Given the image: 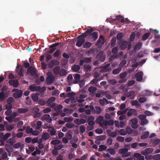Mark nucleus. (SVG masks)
<instances>
[{
	"mask_svg": "<svg viewBox=\"0 0 160 160\" xmlns=\"http://www.w3.org/2000/svg\"><path fill=\"white\" fill-rule=\"evenodd\" d=\"M128 149L127 148H123L120 149L119 150V152L120 154H122V157H128L130 155V152H128Z\"/></svg>",
	"mask_w": 160,
	"mask_h": 160,
	"instance_id": "obj_1",
	"label": "nucleus"
},
{
	"mask_svg": "<svg viewBox=\"0 0 160 160\" xmlns=\"http://www.w3.org/2000/svg\"><path fill=\"white\" fill-rule=\"evenodd\" d=\"M127 75V72H124L122 73H121L119 74L120 78L122 79L119 81V83H123L127 81L126 78H125L126 77Z\"/></svg>",
	"mask_w": 160,
	"mask_h": 160,
	"instance_id": "obj_2",
	"label": "nucleus"
},
{
	"mask_svg": "<svg viewBox=\"0 0 160 160\" xmlns=\"http://www.w3.org/2000/svg\"><path fill=\"white\" fill-rule=\"evenodd\" d=\"M39 109L37 107H35L33 108L32 111V112L34 114V118H37L41 116V113L39 112Z\"/></svg>",
	"mask_w": 160,
	"mask_h": 160,
	"instance_id": "obj_3",
	"label": "nucleus"
},
{
	"mask_svg": "<svg viewBox=\"0 0 160 160\" xmlns=\"http://www.w3.org/2000/svg\"><path fill=\"white\" fill-rule=\"evenodd\" d=\"M106 56L102 51H100L97 55L96 58L101 62L104 61Z\"/></svg>",
	"mask_w": 160,
	"mask_h": 160,
	"instance_id": "obj_4",
	"label": "nucleus"
},
{
	"mask_svg": "<svg viewBox=\"0 0 160 160\" xmlns=\"http://www.w3.org/2000/svg\"><path fill=\"white\" fill-rule=\"evenodd\" d=\"M104 37L103 35H101L96 42V45L98 46L101 47L104 44Z\"/></svg>",
	"mask_w": 160,
	"mask_h": 160,
	"instance_id": "obj_5",
	"label": "nucleus"
},
{
	"mask_svg": "<svg viewBox=\"0 0 160 160\" xmlns=\"http://www.w3.org/2000/svg\"><path fill=\"white\" fill-rule=\"evenodd\" d=\"M78 39L76 45L78 47H80L84 43L85 39L83 38H81V37L80 36H78Z\"/></svg>",
	"mask_w": 160,
	"mask_h": 160,
	"instance_id": "obj_6",
	"label": "nucleus"
},
{
	"mask_svg": "<svg viewBox=\"0 0 160 160\" xmlns=\"http://www.w3.org/2000/svg\"><path fill=\"white\" fill-rule=\"evenodd\" d=\"M42 121L46 120L48 122L50 123L52 122V119L50 115L48 114H46L42 116L41 118Z\"/></svg>",
	"mask_w": 160,
	"mask_h": 160,
	"instance_id": "obj_7",
	"label": "nucleus"
},
{
	"mask_svg": "<svg viewBox=\"0 0 160 160\" xmlns=\"http://www.w3.org/2000/svg\"><path fill=\"white\" fill-rule=\"evenodd\" d=\"M143 73L142 72L140 71L137 72L135 75V77L137 78L136 80L138 82L141 81L142 79Z\"/></svg>",
	"mask_w": 160,
	"mask_h": 160,
	"instance_id": "obj_8",
	"label": "nucleus"
},
{
	"mask_svg": "<svg viewBox=\"0 0 160 160\" xmlns=\"http://www.w3.org/2000/svg\"><path fill=\"white\" fill-rule=\"evenodd\" d=\"M125 95L130 99H133L135 97V92L132 90L125 93Z\"/></svg>",
	"mask_w": 160,
	"mask_h": 160,
	"instance_id": "obj_9",
	"label": "nucleus"
},
{
	"mask_svg": "<svg viewBox=\"0 0 160 160\" xmlns=\"http://www.w3.org/2000/svg\"><path fill=\"white\" fill-rule=\"evenodd\" d=\"M8 83L10 85L13 86L14 88L17 87L19 85L18 82L17 80H15L13 79L10 80L8 81Z\"/></svg>",
	"mask_w": 160,
	"mask_h": 160,
	"instance_id": "obj_10",
	"label": "nucleus"
},
{
	"mask_svg": "<svg viewBox=\"0 0 160 160\" xmlns=\"http://www.w3.org/2000/svg\"><path fill=\"white\" fill-rule=\"evenodd\" d=\"M153 151V149L152 148H148L145 149L144 150L141 152V153L143 155H146L148 154L152 153Z\"/></svg>",
	"mask_w": 160,
	"mask_h": 160,
	"instance_id": "obj_11",
	"label": "nucleus"
},
{
	"mask_svg": "<svg viewBox=\"0 0 160 160\" xmlns=\"http://www.w3.org/2000/svg\"><path fill=\"white\" fill-rule=\"evenodd\" d=\"M28 72H30L31 75L34 76L35 78H37L38 77V74L36 72L35 70H33L32 67L30 66L27 69Z\"/></svg>",
	"mask_w": 160,
	"mask_h": 160,
	"instance_id": "obj_12",
	"label": "nucleus"
},
{
	"mask_svg": "<svg viewBox=\"0 0 160 160\" xmlns=\"http://www.w3.org/2000/svg\"><path fill=\"white\" fill-rule=\"evenodd\" d=\"M128 111L127 115L128 116L130 117L132 115H133L134 116H136L137 112L135 109L130 108L128 109Z\"/></svg>",
	"mask_w": 160,
	"mask_h": 160,
	"instance_id": "obj_13",
	"label": "nucleus"
},
{
	"mask_svg": "<svg viewBox=\"0 0 160 160\" xmlns=\"http://www.w3.org/2000/svg\"><path fill=\"white\" fill-rule=\"evenodd\" d=\"M94 117L92 116L89 117L87 120V122L88 123V124L90 126L92 127H93V126L95 124V122L94 121Z\"/></svg>",
	"mask_w": 160,
	"mask_h": 160,
	"instance_id": "obj_14",
	"label": "nucleus"
},
{
	"mask_svg": "<svg viewBox=\"0 0 160 160\" xmlns=\"http://www.w3.org/2000/svg\"><path fill=\"white\" fill-rule=\"evenodd\" d=\"M54 79V78L52 75L49 76L46 80V82L47 85H50L52 83Z\"/></svg>",
	"mask_w": 160,
	"mask_h": 160,
	"instance_id": "obj_15",
	"label": "nucleus"
},
{
	"mask_svg": "<svg viewBox=\"0 0 160 160\" xmlns=\"http://www.w3.org/2000/svg\"><path fill=\"white\" fill-rule=\"evenodd\" d=\"M131 122L132 123V127L134 129L137 128L138 126L137 124L138 122L137 119L135 118H134L131 120Z\"/></svg>",
	"mask_w": 160,
	"mask_h": 160,
	"instance_id": "obj_16",
	"label": "nucleus"
},
{
	"mask_svg": "<svg viewBox=\"0 0 160 160\" xmlns=\"http://www.w3.org/2000/svg\"><path fill=\"white\" fill-rule=\"evenodd\" d=\"M89 38H92L93 42L95 41L98 38V32H94L89 35Z\"/></svg>",
	"mask_w": 160,
	"mask_h": 160,
	"instance_id": "obj_17",
	"label": "nucleus"
},
{
	"mask_svg": "<svg viewBox=\"0 0 160 160\" xmlns=\"http://www.w3.org/2000/svg\"><path fill=\"white\" fill-rule=\"evenodd\" d=\"M118 48L117 47H115L112 48V52L113 53V55L112 56V57L114 58H115L117 57L118 52Z\"/></svg>",
	"mask_w": 160,
	"mask_h": 160,
	"instance_id": "obj_18",
	"label": "nucleus"
},
{
	"mask_svg": "<svg viewBox=\"0 0 160 160\" xmlns=\"http://www.w3.org/2000/svg\"><path fill=\"white\" fill-rule=\"evenodd\" d=\"M22 91L20 90V91L18 92L14 93L13 96L15 98H19L22 96Z\"/></svg>",
	"mask_w": 160,
	"mask_h": 160,
	"instance_id": "obj_19",
	"label": "nucleus"
},
{
	"mask_svg": "<svg viewBox=\"0 0 160 160\" xmlns=\"http://www.w3.org/2000/svg\"><path fill=\"white\" fill-rule=\"evenodd\" d=\"M110 64L108 63L102 66V70L105 72H108L110 70Z\"/></svg>",
	"mask_w": 160,
	"mask_h": 160,
	"instance_id": "obj_20",
	"label": "nucleus"
},
{
	"mask_svg": "<svg viewBox=\"0 0 160 160\" xmlns=\"http://www.w3.org/2000/svg\"><path fill=\"white\" fill-rule=\"evenodd\" d=\"M39 95L40 94L38 92H36L35 93L32 94V99L34 102L38 101Z\"/></svg>",
	"mask_w": 160,
	"mask_h": 160,
	"instance_id": "obj_21",
	"label": "nucleus"
},
{
	"mask_svg": "<svg viewBox=\"0 0 160 160\" xmlns=\"http://www.w3.org/2000/svg\"><path fill=\"white\" fill-rule=\"evenodd\" d=\"M48 132H50V134L51 136L54 135L56 132V131L53 127H50L48 130Z\"/></svg>",
	"mask_w": 160,
	"mask_h": 160,
	"instance_id": "obj_22",
	"label": "nucleus"
},
{
	"mask_svg": "<svg viewBox=\"0 0 160 160\" xmlns=\"http://www.w3.org/2000/svg\"><path fill=\"white\" fill-rule=\"evenodd\" d=\"M134 156L136 158L137 160H144V157L140 153H136L134 154Z\"/></svg>",
	"mask_w": 160,
	"mask_h": 160,
	"instance_id": "obj_23",
	"label": "nucleus"
},
{
	"mask_svg": "<svg viewBox=\"0 0 160 160\" xmlns=\"http://www.w3.org/2000/svg\"><path fill=\"white\" fill-rule=\"evenodd\" d=\"M60 71V68L59 66H56L53 69V71L55 75L59 74Z\"/></svg>",
	"mask_w": 160,
	"mask_h": 160,
	"instance_id": "obj_24",
	"label": "nucleus"
},
{
	"mask_svg": "<svg viewBox=\"0 0 160 160\" xmlns=\"http://www.w3.org/2000/svg\"><path fill=\"white\" fill-rule=\"evenodd\" d=\"M103 120V117L102 116H99L96 120V122L99 123L101 126H102V122Z\"/></svg>",
	"mask_w": 160,
	"mask_h": 160,
	"instance_id": "obj_25",
	"label": "nucleus"
},
{
	"mask_svg": "<svg viewBox=\"0 0 160 160\" xmlns=\"http://www.w3.org/2000/svg\"><path fill=\"white\" fill-rule=\"evenodd\" d=\"M128 42L127 41H124L122 42L120 45V48L122 50L125 49L128 45Z\"/></svg>",
	"mask_w": 160,
	"mask_h": 160,
	"instance_id": "obj_26",
	"label": "nucleus"
},
{
	"mask_svg": "<svg viewBox=\"0 0 160 160\" xmlns=\"http://www.w3.org/2000/svg\"><path fill=\"white\" fill-rule=\"evenodd\" d=\"M71 69L74 72H78L80 69V67L78 65H74L72 67Z\"/></svg>",
	"mask_w": 160,
	"mask_h": 160,
	"instance_id": "obj_27",
	"label": "nucleus"
},
{
	"mask_svg": "<svg viewBox=\"0 0 160 160\" xmlns=\"http://www.w3.org/2000/svg\"><path fill=\"white\" fill-rule=\"evenodd\" d=\"M14 128V126L13 124L8 125L6 126V129L8 132L11 131Z\"/></svg>",
	"mask_w": 160,
	"mask_h": 160,
	"instance_id": "obj_28",
	"label": "nucleus"
},
{
	"mask_svg": "<svg viewBox=\"0 0 160 160\" xmlns=\"http://www.w3.org/2000/svg\"><path fill=\"white\" fill-rule=\"evenodd\" d=\"M50 136L47 132H44L42 135V138L44 140H47L50 138Z\"/></svg>",
	"mask_w": 160,
	"mask_h": 160,
	"instance_id": "obj_29",
	"label": "nucleus"
},
{
	"mask_svg": "<svg viewBox=\"0 0 160 160\" xmlns=\"http://www.w3.org/2000/svg\"><path fill=\"white\" fill-rule=\"evenodd\" d=\"M67 74L66 70L63 68H62L60 70L59 75L61 76H66Z\"/></svg>",
	"mask_w": 160,
	"mask_h": 160,
	"instance_id": "obj_30",
	"label": "nucleus"
},
{
	"mask_svg": "<svg viewBox=\"0 0 160 160\" xmlns=\"http://www.w3.org/2000/svg\"><path fill=\"white\" fill-rule=\"evenodd\" d=\"M142 45V43L141 42L136 44L134 46V50H137L140 49Z\"/></svg>",
	"mask_w": 160,
	"mask_h": 160,
	"instance_id": "obj_31",
	"label": "nucleus"
},
{
	"mask_svg": "<svg viewBox=\"0 0 160 160\" xmlns=\"http://www.w3.org/2000/svg\"><path fill=\"white\" fill-rule=\"evenodd\" d=\"M107 148V147L105 145H101L99 146V148H98V150L99 152H102L106 150Z\"/></svg>",
	"mask_w": 160,
	"mask_h": 160,
	"instance_id": "obj_32",
	"label": "nucleus"
},
{
	"mask_svg": "<svg viewBox=\"0 0 160 160\" xmlns=\"http://www.w3.org/2000/svg\"><path fill=\"white\" fill-rule=\"evenodd\" d=\"M149 132L148 131L145 132L141 136V138L142 139H145L147 138L149 135Z\"/></svg>",
	"mask_w": 160,
	"mask_h": 160,
	"instance_id": "obj_33",
	"label": "nucleus"
},
{
	"mask_svg": "<svg viewBox=\"0 0 160 160\" xmlns=\"http://www.w3.org/2000/svg\"><path fill=\"white\" fill-rule=\"evenodd\" d=\"M107 151L112 155H114L116 153L115 150L112 148H108Z\"/></svg>",
	"mask_w": 160,
	"mask_h": 160,
	"instance_id": "obj_34",
	"label": "nucleus"
},
{
	"mask_svg": "<svg viewBox=\"0 0 160 160\" xmlns=\"http://www.w3.org/2000/svg\"><path fill=\"white\" fill-rule=\"evenodd\" d=\"M28 111V108H19L18 112L20 113H25L27 112Z\"/></svg>",
	"mask_w": 160,
	"mask_h": 160,
	"instance_id": "obj_35",
	"label": "nucleus"
},
{
	"mask_svg": "<svg viewBox=\"0 0 160 160\" xmlns=\"http://www.w3.org/2000/svg\"><path fill=\"white\" fill-rule=\"evenodd\" d=\"M150 35V33L148 32L144 34L142 36V38L143 41L146 40L149 36Z\"/></svg>",
	"mask_w": 160,
	"mask_h": 160,
	"instance_id": "obj_36",
	"label": "nucleus"
},
{
	"mask_svg": "<svg viewBox=\"0 0 160 160\" xmlns=\"http://www.w3.org/2000/svg\"><path fill=\"white\" fill-rule=\"evenodd\" d=\"M61 52L60 51L58 50H57L53 53V56L54 58H58L61 55Z\"/></svg>",
	"mask_w": 160,
	"mask_h": 160,
	"instance_id": "obj_37",
	"label": "nucleus"
},
{
	"mask_svg": "<svg viewBox=\"0 0 160 160\" xmlns=\"http://www.w3.org/2000/svg\"><path fill=\"white\" fill-rule=\"evenodd\" d=\"M92 44L89 42H85L83 44V47L85 48H88L92 46Z\"/></svg>",
	"mask_w": 160,
	"mask_h": 160,
	"instance_id": "obj_38",
	"label": "nucleus"
},
{
	"mask_svg": "<svg viewBox=\"0 0 160 160\" xmlns=\"http://www.w3.org/2000/svg\"><path fill=\"white\" fill-rule=\"evenodd\" d=\"M122 68L120 67L116 69H114L112 72L113 74H118L121 71Z\"/></svg>",
	"mask_w": 160,
	"mask_h": 160,
	"instance_id": "obj_39",
	"label": "nucleus"
},
{
	"mask_svg": "<svg viewBox=\"0 0 160 160\" xmlns=\"http://www.w3.org/2000/svg\"><path fill=\"white\" fill-rule=\"evenodd\" d=\"M11 135V134L9 133H6L4 135H3L2 140L3 141H5Z\"/></svg>",
	"mask_w": 160,
	"mask_h": 160,
	"instance_id": "obj_40",
	"label": "nucleus"
},
{
	"mask_svg": "<svg viewBox=\"0 0 160 160\" xmlns=\"http://www.w3.org/2000/svg\"><path fill=\"white\" fill-rule=\"evenodd\" d=\"M36 85L32 84L29 87V89L32 92L36 91Z\"/></svg>",
	"mask_w": 160,
	"mask_h": 160,
	"instance_id": "obj_41",
	"label": "nucleus"
},
{
	"mask_svg": "<svg viewBox=\"0 0 160 160\" xmlns=\"http://www.w3.org/2000/svg\"><path fill=\"white\" fill-rule=\"evenodd\" d=\"M102 111V109L100 107L98 106L95 107V113H96L97 115H99Z\"/></svg>",
	"mask_w": 160,
	"mask_h": 160,
	"instance_id": "obj_42",
	"label": "nucleus"
},
{
	"mask_svg": "<svg viewBox=\"0 0 160 160\" xmlns=\"http://www.w3.org/2000/svg\"><path fill=\"white\" fill-rule=\"evenodd\" d=\"M5 148L7 152H9L12 149V147L8 144H6L5 145Z\"/></svg>",
	"mask_w": 160,
	"mask_h": 160,
	"instance_id": "obj_43",
	"label": "nucleus"
},
{
	"mask_svg": "<svg viewBox=\"0 0 160 160\" xmlns=\"http://www.w3.org/2000/svg\"><path fill=\"white\" fill-rule=\"evenodd\" d=\"M84 70L86 72L90 71H91V67L88 65H84L83 66Z\"/></svg>",
	"mask_w": 160,
	"mask_h": 160,
	"instance_id": "obj_44",
	"label": "nucleus"
},
{
	"mask_svg": "<svg viewBox=\"0 0 160 160\" xmlns=\"http://www.w3.org/2000/svg\"><path fill=\"white\" fill-rule=\"evenodd\" d=\"M106 136L105 135H100L97 136L96 138H97L100 141H102L105 139Z\"/></svg>",
	"mask_w": 160,
	"mask_h": 160,
	"instance_id": "obj_45",
	"label": "nucleus"
},
{
	"mask_svg": "<svg viewBox=\"0 0 160 160\" xmlns=\"http://www.w3.org/2000/svg\"><path fill=\"white\" fill-rule=\"evenodd\" d=\"M123 36V34L122 32L118 33L117 35V39L118 40H121Z\"/></svg>",
	"mask_w": 160,
	"mask_h": 160,
	"instance_id": "obj_46",
	"label": "nucleus"
},
{
	"mask_svg": "<svg viewBox=\"0 0 160 160\" xmlns=\"http://www.w3.org/2000/svg\"><path fill=\"white\" fill-rule=\"evenodd\" d=\"M42 122L41 121H38L37 122V126L36 127V129L37 130L39 129L41 127Z\"/></svg>",
	"mask_w": 160,
	"mask_h": 160,
	"instance_id": "obj_47",
	"label": "nucleus"
},
{
	"mask_svg": "<svg viewBox=\"0 0 160 160\" xmlns=\"http://www.w3.org/2000/svg\"><path fill=\"white\" fill-rule=\"evenodd\" d=\"M5 98V95L3 92H0V101H3Z\"/></svg>",
	"mask_w": 160,
	"mask_h": 160,
	"instance_id": "obj_48",
	"label": "nucleus"
},
{
	"mask_svg": "<svg viewBox=\"0 0 160 160\" xmlns=\"http://www.w3.org/2000/svg\"><path fill=\"white\" fill-rule=\"evenodd\" d=\"M126 133L127 132L128 134H131L132 132V130L131 128L129 127H127L126 128Z\"/></svg>",
	"mask_w": 160,
	"mask_h": 160,
	"instance_id": "obj_49",
	"label": "nucleus"
},
{
	"mask_svg": "<svg viewBox=\"0 0 160 160\" xmlns=\"http://www.w3.org/2000/svg\"><path fill=\"white\" fill-rule=\"evenodd\" d=\"M92 58L91 57H86L83 58V60L84 62L87 63L90 62L92 61Z\"/></svg>",
	"mask_w": 160,
	"mask_h": 160,
	"instance_id": "obj_50",
	"label": "nucleus"
},
{
	"mask_svg": "<svg viewBox=\"0 0 160 160\" xmlns=\"http://www.w3.org/2000/svg\"><path fill=\"white\" fill-rule=\"evenodd\" d=\"M60 143L59 140H52L51 142V144L54 145H56Z\"/></svg>",
	"mask_w": 160,
	"mask_h": 160,
	"instance_id": "obj_51",
	"label": "nucleus"
},
{
	"mask_svg": "<svg viewBox=\"0 0 160 160\" xmlns=\"http://www.w3.org/2000/svg\"><path fill=\"white\" fill-rule=\"evenodd\" d=\"M97 90V88L95 87H90L88 89V91L89 92H94L96 91Z\"/></svg>",
	"mask_w": 160,
	"mask_h": 160,
	"instance_id": "obj_52",
	"label": "nucleus"
},
{
	"mask_svg": "<svg viewBox=\"0 0 160 160\" xmlns=\"http://www.w3.org/2000/svg\"><path fill=\"white\" fill-rule=\"evenodd\" d=\"M119 134L121 135L124 136L126 135V132L123 129H121L119 131Z\"/></svg>",
	"mask_w": 160,
	"mask_h": 160,
	"instance_id": "obj_53",
	"label": "nucleus"
},
{
	"mask_svg": "<svg viewBox=\"0 0 160 160\" xmlns=\"http://www.w3.org/2000/svg\"><path fill=\"white\" fill-rule=\"evenodd\" d=\"M113 140L111 138H109L107 139V144L108 146L111 145L112 144Z\"/></svg>",
	"mask_w": 160,
	"mask_h": 160,
	"instance_id": "obj_54",
	"label": "nucleus"
},
{
	"mask_svg": "<svg viewBox=\"0 0 160 160\" xmlns=\"http://www.w3.org/2000/svg\"><path fill=\"white\" fill-rule=\"evenodd\" d=\"M33 130V129L32 128H30L29 126L27 127L26 129V132L27 134H28L29 133H32Z\"/></svg>",
	"mask_w": 160,
	"mask_h": 160,
	"instance_id": "obj_55",
	"label": "nucleus"
},
{
	"mask_svg": "<svg viewBox=\"0 0 160 160\" xmlns=\"http://www.w3.org/2000/svg\"><path fill=\"white\" fill-rule=\"evenodd\" d=\"M62 108V106L61 105H59L58 107H56L54 109L56 112H58V111H62L61 109Z\"/></svg>",
	"mask_w": 160,
	"mask_h": 160,
	"instance_id": "obj_56",
	"label": "nucleus"
},
{
	"mask_svg": "<svg viewBox=\"0 0 160 160\" xmlns=\"http://www.w3.org/2000/svg\"><path fill=\"white\" fill-rule=\"evenodd\" d=\"M63 148V145L62 144H60L57 146H55L54 147V148L55 149L58 150L61 149Z\"/></svg>",
	"mask_w": 160,
	"mask_h": 160,
	"instance_id": "obj_57",
	"label": "nucleus"
},
{
	"mask_svg": "<svg viewBox=\"0 0 160 160\" xmlns=\"http://www.w3.org/2000/svg\"><path fill=\"white\" fill-rule=\"evenodd\" d=\"M56 100V98L55 97H52L50 98L46 102L47 103H49L50 102H52Z\"/></svg>",
	"mask_w": 160,
	"mask_h": 160,
	"instance_id": "obj_58",
	"label": "nucleus"
},
{
	"mask_svg": "<svg viewBox=\"0 0 160 160\" xmlns=\"http://www.w3.org/2000/svg\"><path fill=\"white\" fill-rule=\"evenodd\" d=\"M116 39L115 38H112L111 40V46L112 47H113L116 43Z\"/></svg>",
	"mask_w": 160,
	"mask_h": 160,
	"instance_id": "obj_59",
	"label": "nucleus"
},
{
	"mask_svg": "<svg viewBox=\"0 0 160 160\" xmlns=\"http://www.w3.org/2000/svg\"><path fill=\"white\" fill-rule=\"evenodd\" d=\"M152 158L154 160H159L160 159V154H158L152 156Z\"/></svg>",
	"mask_w": 160,
	"mask_h": 160,
	"instance_id": "obj_60",
	"label": "nucleus"
},
{
	"mask_svg": "<svg viewBox=\"0 0 160 160\" xmlns=\"http://www.w3.org/2000/svg\"><path fill=\"white\" fill-rule=\"evenodd\" d=\"M80 132L82 133H84L86 131V129L84 126L83 125H81L80 127Z\"/></svg>",
	"mask_w": 160,
	"mask_h": 160,
	"instance_id": "obj_61",
	"label": "nucleus"
},
{
	"mask_svg": "<svg viewBox=\"0 0 160 160\" xmlns=\"http://www.w3.org/2000/svg\"><path fill=\"white\" fill-rule=\"evenodd\" d=\"M147 101V99L144 97L140 98L138 99V102L141 103L145 102Z\"/></svg>",
	"mask_w": 160,
	"mask_h": 160,
	"instance_id": "obj_62",
	"label": "nucleus"
},
{
	"mask_svg": "<svg viewBox=\"0 0 160 160\" xmlns=\"http://www.w3.org/2000/svg\"><path fill=\"white\" fill-rule=\"evenodd\" d=\"M144 113L146 116V115L147 116H150L153 115V113L148 110L145 111Z\"/></svg>",
	"mask_w": 160,
	"mask_h": 160,
	"instance_id": "obj_63",
	"label": "nucleus"
},
{
	"mask_svg": "<svg viewBox=\"0 0 160 160\" xmlns=\"http://www.w3.org/2000/svg\"><path fill=\"white\" fill-rule=\"evenodd\" d=\"M12 108V104L11 103H8L6 106V108L7 109H10Z\"/></svg>",
	"mask_w": 160,
	"mask_h": 160,
	"instance_id": "obj_64",
	"label": "nucleus"
}]
</instances>
